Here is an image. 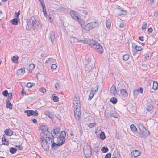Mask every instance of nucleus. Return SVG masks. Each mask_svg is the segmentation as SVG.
Listing matches in <instances>:
<instances>
[{"label":"nucleus","mask_w":158,"mask_h":158,"mask_svg":"<svg viewBox=\"0 0 158 158\" xmlns=\"http://www.w3.org/2000/svg\"><path fill=\"white\" fill-rule=\"evenodd\" d=\"M16 147H18V148L19 149V150H22L23 148V147L22 146H21V145H19V146L17 145H15Z\"/></svg>","instance_id":"62"},{"label":"nucleus","mask_w":158,"mask_h":158,"mask_svg":"<svg viewBox=\"0 0 158 158\" xmlns=\"http://www.w3.org/2000/svg\"><path fill=\"white\" fill-rule=\"evenodd\" d=\"M38 78H39L40 80L42 81H44L45 80V75L44 74H38L37 75Z\"/></svg>","instance_id":"22"},{"label":"nucleus","mask_w":158,"mask_h":158,"mask_svg":"<svg viewBox=\"0 0 158 158\" xmlns=\"http://www.w3.org/2000/svg\"><path fill=\"white\" fill-rule=\"evenodd\" d=\"M131 154L132 156H133L134 157H136L140 155V152L139 150H135L133 151Z\"/></svg>","instance_id":"18"},{"label":"nucleus","mask_w":158,"mask_h":158,"mask_svg":"<svg viewBox=\"0 0 158 158\" xmlns=\"http://www.w3.org/2000/svg\"><path fill=\"white\" fill-rule=\"evenodd\" d=\"M110 92L112 95L115 96L117 91L114 85H112L110 88Z\"/></svg>","instance_id":"15"},{"label":"nucleus","mask_w":158,"mask_h":158,"mask_svg":"<svg viewBox=\"0 0 158 158\" xmlns=\"http://www.w3.org/2000/svg\"><path fill=\"white\" fill-rule=\"evenodd\" d=\"M63 156L64 157V158H66L68 156V152H64L63 154Z\"/></svg>","instance_id":"60"},{"label":"nucleus","mask_w":158,"mask_h":158,"mask_svg":"<svg viewBox=\"0 0 158 158\" xmlns=\"http://www.w3.org/2000/svg\"><path fill=\"white\" fill-rule=\"evenodd\" d=\"M158 86V84L156 81H154L153 83L152 88L153 89L156 90L157 89Z\"/></svg>","instance_id":"37"},{"label":"nucleus","mask_w":158,"mask_h":158,"mask_svg":"<svg viewBox=\"0 0 158 158\" xmlns=\"http://www.w3.org/2000/svg\"><path fill=\"white\" fill-rule=\"evenodd\" d=\"M20 21L19 18H14L12 19L11 21L10 22L13 25H17L19 21Z\"/></svg>","instance_id":"20"},{"label":"nucleus","mask_w":158,"mask_h":158,"mask_svg":"<svg viewBox=\"0 0 158 158\" xmlns=\"http://www.w3.org/2000/svg\"><path fill=\"white\" fill-rule=\"evenodd\" d=\"M79 20L76 19V21L78 22V23L80 24L81 25L84 23V21L82 19H80L79 17Z\"/></svg>","instance_id":"52"},{"label":"nucleus","mask_w":158,"mask_h":158,"mask_svg":"<svg viewBox=\"0 0 158 158\" xmlns=\"http://www.w3.org/2000/svg\"><path fill=\"white\" fill-rule=\"evenodd\" d=\"M26 29L27 30H29V29H30L32 27L31 26H29L28 25V23H27L26 25Z\"/></svg>","instance_id":"56"},{"label":"nucleus","mask_w":158,"mask_h":158,"mask_svg":"<svg viewBox=\"0 0 158 158\" xmlns=\"http://www.w3.org/2000/svg\"><path fill=\"white\" fill-rule=\"evenodd\" d=\"M74 110L81 109L80 101L78 96H76L74 98Z\"/></svg>","instance_id":"3"},{"label":"nucleus","mask_w":158,"mask_h":158,"mask_svg":"<svg viewBox=\"0 0 158 158\" xmlns=\"http://www.w3.org/2000/svg\"><path fill=\"white\" fill-rule=\"evenodd\" d=\"M60 131V127H56L55 129H53V132L55 134H58Z\"/></svg>","instance_id":"26"},{"label":"nucleus","mask_w":158,"mask_h":158,"mask_svg":"<svg viewBox=\"0 0 158 158\" xmlns=\"http://www.w3.org/2000/svg\"><path fill=\"white\" fill-rule=\"evenodd\" d=\"M84 153L86 158H90L91 156V147L89 145H87L84 149Z\"/></svg>","instance_id":"5"},{"label":"nucleus","mask_w":158,"mask_h":158,"mask_svg":"<svg viewBox=\"0 0 158 158\" xmlns=\"http://www.w3.org/2000/svg\"><path fill=\"white\" fill-rule=\"evenodd\" d=\"M40 129L42 130L44 133H45V132L44 131H46V130L48 131L47 129L46 128V127L45 125H41L40 126Z\"/></svg>","instance_id":"40"},{"label":"nucleus","mask_w":158,"mask_h":158,"mask_svg":"<svg viewBox=\"0 0 158 158\" xmlns=\"http://www.w3.org/2000/svg\"><path fill=\"white\" fill-rule=\"evenodd\" d=\"M60 142L57 141L58 144L55 143L54 141L52 143V148L53 149H56L58 146L61 145H59V143Z\"/></svg>","instance_id":"27"},{"label":"nucleus","mask_w":158,"mask_h":158,"mask_svg":"<svg viewBox=\"0 0 158 158\" xmlns=\"http://www.w3.org/2000/svg\"><path fill=\"white\" fill-rule=\"evenodd\" d=\"M153 106L152 105H149L147 107V110L149 111H151L153 109Z\"/></svg>","instance_id":"43"},{"label":"nucleus","mask_w":158,"mask_h":158,"mask_svg":"<svg viewBox=\"0 0 158 158\" xmlns=\"http://www.w3.org/2000/svg\"><path fill=\"white\" fill-rule=\"evenodd\" d=\"M25 72V69L24 68H21L18 70L17 73L20 75L23 74Z\"/></svg>","instance_id":"29"},{"label":"nucleus","mask_w":158,"mask_h":158,"mask_svg":"<svg viewBox=\"0 0 158 158\" xmlns=\"http://www.w3.org/2000/svg\"><path fill=\"white\" fill-rule=\"evenodd\" d=\"M139 90H135L134 91L133 95L134 96V98H136L137 97V96L139 94Z\"/></svg>","instance_id":"39"},{"label":"nucleus","mask_w":158,"mask_h":158,"mask_svg":"<svg viewBox=\"0 0 158 158\" xmlns=\"http://www.w3.org/2000/svg\"><path fill=\"white\" fill-rule=\"evenodd\" d=\"M93 48L96 49L98 52L99 53H102L103 52L102 47L100 45V44L98 43L97 42H96Z\"/></svg>","instance_id":"9"},{"label":"nucleus","mask_w":158,"mask_h":158,"mask_svg":"<svg viewBox=\"0 0 158 158\" xmlns=\"http://www.w3.org/2000/svg\"><path fill=\"white\" fill-rule=\"evenodd\" d=\"M100 138L102 140H104L106 138V136L104 133L102 131L100 133Z\"/></svg>","instance_id":"33"},{"label":"nucleus","mask_w":158,"mask_h":158,"mask_svg":"<svg viewBox=\"0 0 158 158\" xmlns=\"http://www.w3.org/2000/svg\"><path fill=\"white\" fill-rule=\"evenodd\" d=\"M134 48H135L136 51H140L142 49L141 46H138L137 45H135Z\"/></svg>","instance_id":"46"},{"label":"nucleus","mask_w":158,"mask_h":158,"mask_svg":"<svg viewBox=\"0 0 158 158\" xmlns=\"http://www.w3.org/2000/svg\"><path fill=\"white\" fill-rule=\"evenodd\" d=\"M35 65L34 64H31L29 65L28 68V70L29 72H31L32 70L34 69Z\"/></svg>","instance_id":"32"},{"label":"nucleus","mask_w":158,"mask_h":158,"mask_svg":"<svg viewBox=\"0 0 158 158\" xmlns=\"http://www.w3.org/2000/svg\"><path fill=\"white\" fill-rule=\"evenodd\" d=\"M52 99L55 102H57L59 101V98L56 96H52Z\"/></svg>","instance_id":"44"},{"label":"nucleus","mask_w":158,"mask_h":158,"mask_svg":"<svg viewBox=\"0 0 158 158\" xmlns=\"http://www.w3.org/2000/svg\"><path fill=\"white\" fill-rule=\"evenodd\" d=\"M94 91L93 90H91L90 91V93L89 95V97L88 98L89 100H90L93 97L94 94H95Z\"/></svg>","instance_id":"34"},{"label":"nucleus","mask_w":158,"mask_h":158,"mask_svg":"<svg viewBox=\"0 0 158 158\" xmlns=\"http://www.w3.org/2000/svg\"><path fill=\"white\" fill-rule=\"evenodd\" d=\"M13 132L12 131L10 130V144H13L15 143L17 140V139L16 138L12 137Z\"/></svg>","instance_id":"17"},{"label":"nucleus","mask_w":158,"mask_h":158,"mask_svg":"<svg viewBox=\"0 0 158 158\" xmlns=\"http://www.w3.org/2000/svg\"><path fill=\"white\" fill-rule=\"evenodd\" d=\"M32 21V25L34 28H36L39 26V21L37 19L35 18L34 16H32L31 18Z\"/></svg>","instance_id":"11"},{"label":"nucleus","mask_w":158,"mask_h":158,"mask_svg":"<svg viewBox=\"0 0 158 158\" xmlns=\"http://www.w3.org/2000/svg\"><path fill=\"white\" fill-rule=\"evenodd\" d=\"M70 40L71 42H80L83 41V40H79L77 39H76L74 37H71L70 39Z\"/></svg>","instance_id":"28"},{"label":"nucleus","mask_w":158,"mask_h":158,"mask_svg":"<svg viewBox=\"0 0 158 158\" xmlns=\"http://www.w3.org/2000/svg\"><path fill=\"white\" fill-rule=\"evenodd\" d=\"M90 23L92 29L98 27L99 25L98 23L97 22H91Z\"/></svg>","instance_id":"25"},{"label":"nucleus","mask_w":158,"mask_h":158,"mask_svg":"<svg viewBox=\"0 0 158 158\" xmlns=\"http://www.w3.org/2000/svg\"><path fill=\"white\" fill-rule=\"evenodd\" d=\"M70 14L72 17L75 20L76 19L79 20V17L77 15V13L74 11H71L70 12Z\"/></svg>","instance_id":"14"},{"label":"nucleus","mask_w":158,"mask_h":158,"mask_svg":"<svg viewBox=\"0 0 158 158\" xmlns=\"http://www.w3.org/2000/svg\"><path fill=\"white\" fill-rule=\"evenodd\" d=\"M55 88L57 90L60 89V86L59 83H57L55 84Z\"/></svg>","instance_id":"53"},{"label":"nucleus","mask_w":158,"mask_h":158,"mask_svg":"<svg viewBox=\"0 0 158 158\" xmlns=\"http://www.w3.org/2000/svg\"><path fill=\"white\" fill-rule=\"evenodd\" d=\"M56 65L55 64H52L51 66V69H55L56 68Z\"/></svg>","instance_id":"61"},{"label":"nucleus","mask_w":158,"mask_h":158,"mask_svg":"<svg viewBox=\"0 0 158 158\" xmlns=\"http://www.w3.org/2000/svg\"><path fill=\"white\" fill-rule=\"evenodd\" d=\"M84 28L86 31H89L92 29V28L91 27L90 23H88L85 25L84 27Z\"/></svg>","instance_id":"24"},{"label":"nucleus","mask_w":158,"mask_h":158,"mask_svg":"<svg viewBox=\"0 0 158 158\" xmlns=\"http://www.w3.org/2000/svg\"><path fill=\"white\" fill-rule=\"evenodd\" d=\"M123 59L124 60L127 61L128 60L129 58V55L126 54L124 55L123 56Z\"/></svg>","instance_id":"42"},{"label":"nucleus","mask_w":158,"mask_h":158,"mask_svg":"<svg viewBox=\"0 0 158 158\" xmlns=\"http://www.w3.org/2000/svg\"><path fill=\"white\" fill-rule=\"evenodd\" d=\"M130 129L131 131L134 133L137 131V129L134 124H132L130 126Z\"/></svg>","instance_id":"30"},{"label":"nucleus","mask_w":158,"mask_h":158,"mask_svg":"<svg viewBox=\"0 0 158 158\" xmlns=\"http://www.w3.org/2000/svg\"><path fill=\"white\" fill-rule=\"evenodd\" d=\"M43 11L44 13V15L45 16L47 17V14L46 11L45 6H42Z\"/></svg>","instance_id":"45"},{"label":"nucleus","mask_w":158,"mask_h":158,"mask_svg":"<svg viewBox=\"0 0 158 158\" xmlns=\"http://www.w3.org/2000/svg\"><path fill=\"white\" fill-rule=\"evenodd\" d=\"M87 14V13L86 11H83L81 13V15L85 17Z\"/></svg>","instance_id":"59"},{"label":"nucleus","mask_w":158,"mask_h":158,"mask_svg":"<svg viewBox=\"0 0 158 158\" xmlns=\"http://www.w3.org/2000/svg\"><path fill=\"white\" fill-rule=\"evenodd\" d=\"M138 127L139 131L140 136L141 137L145 138L147 136L150 135L149 132L145 128L143 124L139 123L138 125Z\"/></svg>","instance_id":"1"},{"label":"nucleus","mask_w":158,"mask_h":158,"mask_svg":"<svg viewBox=\"0 0 158 158\" xmlns=\"http://www.w3.org/2000/svg\"><path fill=\"white\" fill-rule=\"evenodd\" d=\"M17 150V149L15 148L11 147L10 148V153L13 154L15 153Z\"/></svg>","instance_id":"41"},{"label":"nucleus","mask_w":158,"mask_h":158,"mask_svg":"<svg viewBox=\"0 0 158 158\" xmlns=\"http://www.w3.org/2000/svg\"><path fill=\"white\" fill-rule=\"evenodd\" d=\"M121 94L124 97H127L128 96V93L126 89L120 91Z\"/></svg>","instance_id":"23"},{"label":"nucleus","mask_w":158,"mask_h":158,"mask_svg":"<svg viewBox=\"0 0 158 158\" xmlns=\"http://www.w3.org/2000/svg\"><path fill=\"white\" fill-rule=\"evenodd\" d=\"M8 94L7 90H5L2 92V94L4 96H7Z\"/></svg>","instance_id":"54"},{"label":"nucleus","mask_w":158,"mask_h":158,"mask_svg":"<svg viewBox=\"0 0 158 158\" xmlns=\"http://www.w3.org/2000/svg\"><path fill=\"white\" fill-rule=\"evenodd\" d=\"M41 145L45 151H47L49 149V144L47 143L46 140L44 139V137L41 136Z\"/></svg>","instance_id":"8"},{"label":"nucleus","mask_w":158,"mask_h":158,"mask_svg":"<svg viewBox=\"0 0 158 158\" xmlns=\"http://www.w3.org/2000/svg\"><path fill=\"white\" fill-rule=\"evenodd\" d=\"M66 133L64 131H62L58 137L57 138V141L60 142L59 145H62L65 141V137H66Z\"/></svg>","instance_id":"4"},{"label":"nucleus","mask_w":158,"mask_h":158,"mask_svg":"<svg viewBox=\"0 0 158 158\" xmlns=\"http://www.w3.org/2000/svg\"><path fill=\"white\" fill-rule=\"evenodd\" d=\"M49 38L52 42L53 43L54 42L55 39V33L54 32L52 31L49 34Z\"/></svg>","instance_id":"19"},{"label":"nucleus","mask_w":158,"mask_h":158,"mask_svg":"<svg viewBox=\"0 0 158 158\" xmlns=\"http://www.w3.org/2000/svg\"><path fill=\"white\" fill-rule=\"evenodd\" d=\"M98 87L97 86H96L94 89V88H92V90H93L94 91V93L95 92H96L98 90Z\"/></svg>","instance_id":"64"},{"label":"nucleus","mask_w":158,"mask_h":158,"mask_svg":"<svg viewBox=\"0 0 158 158\" xmlns=\"http://www.w3.org/2000/svg\"><path fill=\"white\" fill-rule=\"evenodd\" d=\"M147 26V23L146 22H143V25L142 26V29L143 30H145L146 29Z\"/></svg>","instance_id":"50"},{"label":"nucleus","mask_w":158,"mask_h":158,"mask_svg":"<svg viewBox=\"0 0 158 158\" xmlns=\"http://www.w3.org/2000/svg\"><path fill=\"white\" fill-rule=\"evenodd\" d=\"M39 90L40 91L42 92V93H44L46 92V89L44 88H41L39 89Z\"/></svg>","instance_id":"58"},{"label":"nucleus","mask_w":158,"mask_h":158,"mask_svg":"<svg viewBox=\"0 0 158 158\" xmlns=\"http://www.w3.org/2000/svg\"><path fill=\"white\" fill-rule=\"evenodd\" d=\"M74 115L76 119L77 120H79L81 114V109L74 110Z\"/></svg>","instance_id":"13"},{"label":"nucleus","mask_w":158,"mask_h":158,"mask_svg":"<svg viewBox=\"0 0 158 158\" xmlns=\"http://www.w3.org/2000/svg\"><path fill=\"white\" fill-rule=\"evenodd\" d=\"M111 154L110 153H109L106 154L105 157V158H111Z\"/></svg>","instance_id":"57"},{"label":"nucleus","mask_w":158,"mask_h":158,"mask_svg":"<svg viewBox=\"0 0 158 158\" xmlns=\"http://www.w3.org/2000/svg\"><path fill=\"white\" fill-rule=\"evenodd\" d=\"M44 139L46 140L48 144H52V143L54 141V137L52 133L50 132L49 131H47L46 133V138Z\"/></svg>","instance_id":"2"},{"label":"nucleus","mask_w":158,"mask_h":158,"mask_svg":"<svg viewBox=\"0 0 158 158\" xmlns=\"http://www.w3.org/2000/svg\"><path fill=\"white\" fill-rule=\"evenodd\" d=\"M94 125L95 124L94 123H92L89 124V125L88 126L90 128H92L94 127Z\"/></svg>","instance_id":"63"},{"label":"nucleus","mask_w":158,"mask_h":158,"mask_svg":"<svg viewBox=\"0 0 158 158\" xmlns=\"http://www.w3.org/2000/svg\"><path fill=\"white\" fill-rule=\"evenodd\" d=\"M18 59L19 57L17 55H15L11 58L12 61L14 63L16 64H18Z\"/></svg>","instance_id":"21"},{"label":"nucleus","mask_w":158,"mask_h":158,"mask_svg":"<svg viewBox=\"0 0 158 158\" xmlns=\"http://www.w3.org/2000/svg\"><path fill=\"white\" fill-rule=\"evenodd\" d=\"M48 61H50V62H52L54 63L56 62V60L52 58H49L47 60H46V63L48 62Z\"/></svg>","instance_id":"47"},{"label":"nucleus","mask_w":158,"mask_h":158,"mask_svg":"<svg viewBox=\"0 0 158 158\" xmlns=\"http://www.w3.org/2000/svg\"><path fill=\"white\" fill-rule=\"evenodd\" d=\"M101 150L103 153H106L107 152L108 149L107 147H103L102 148Z\"/></svg>","instance_id":"38"},{"label":"nucleus","mask_w":158,"mask_h":158,"mask_svg":"<svg viewBox=\"0 0 158 158\" xmlns=\"http://www.w3.org/2000/svg\"><path fill=\"white\" fill-rule=\"evenodd\" d=\"M126 86L123 83H120L118 84V86L117 87V89H118V91H121L126 89Z\"/></svg>","instance_id":"16"},{"label":"nucleus","mask_w":158,"mask_h":158,"mask_svg":"<svg viewBox=\"0 0 158 158\" xmlns=\"http://www.w3.org/2000/svg\"><path fill=\"white\" fill-rule=\"evenodd\" d=\"M119 15H125L127 14V12L126 11L123 10H120L119 11Z\"/></svg>","instance_id":"36"},{"label":"nucleus","mask_w":158,"mask_h":158,"mask_svg":"<svg viewBox=\"0 0 158 158\" xmlns=\"http://www.w3.org/2000/svg\"><path fill=\"white\" fill-rule=\"evenodd\" d=\"M6 107L7 108H10V102L9 100V98H8L7 100H6Z\"/></svg>","instance_id":"48"},{"label":"nucleus","mask_w":158,"mask_h":158,"mask_svg":"<svg viewBox=\"0 0 158 158\" xmlns=\"http://www.w3.org/2000/svg\"><path fill=\"white\" fill-rule=\"evenodd\" d=\"M110 101L113 104H115L117 102V100L115 98L112 97L110 98Z\"/></svg>","instance_id":"35"},{"label":"nucleus","mask_w":158,"mask_h":158,"mask_svg":"<svg viewBox=\"0 0 158 158\" xmlns=\"http://www.w3.org/2000/svg\"><path fill=\"white\" fill-rule=\"evenodd\" d=\"M38 1L40 2L41 5L42 7L45 6L43 0H38Z\"/></svg>","instance_id":"55"},{"label":"nucleus","mask_w":158,"mask_h":158,"mask_svg":"<svg viewBox=\"0 0 158 158\" xmlns=\"http://www.w3.org/2000/svg\"><path fill=\"white\" fill-rule=\"evenodd\" d=\"M20 14V11H19L17 13L15 12L14 14V16L15 18H19V16Z\"/></svg>","instance_id":"49"},{"label":"nucleus","mask_w":158,"mask_h":158,"mask_svg":"<svg viewBox=\"0 0 158 158\" xmlns=\"http://www.w3.org/2000/svg\"><path fill=\"white\" fill-rule=\"evenodd\" d=\"M9 129H6L4 131L5 134L3 135L2 139V144L4 145H7L8 144L9 142L6 139V136H9L10 135L9 134Z\"/></svg>","instance_id":"6"},{"label":"nucleus","mask_w":158,"mask_h":158,"mask_svg":"<svg viewBox=\"0 0 158 158\" xmlns=\"http://www.w3.org/2000/svg\"><path fill=\"white\" fill-rule=\"evenodd\" d=\"M82 42H83V43L88 44L90 45L91 47H93L96 41L93 40H91L87 39L85 40H83V41Z\"/></svg>","instance_id":"12"},{"label":"nucleus","mask_w":158,"mask_h":158,"mask_svg":"<svg viewBox=\"0 0 158 158\" xmlns=\"http://www.w3.org/2000/svg\"><path fill=\"white\" fill-rule=\"evenodd\" d=\"M33 85V83L31 82H28L26 84V86L28 88H31L32 86Z\"/></svg>","instance_id":"51"},{"label":"nucleus","mask_w":158,"mask_h":158,"mask_svg":"<svg viewBox=\"0 0 158 158\" xmlns=\"http://www.w3.org/2000/svg\"><path fill=\"white\" fill-rule=\"evenodd\" d=\"M91 60L90 58H88L87 60H85L84 63L85 65L86 66V67L85 69H86V67H88L89 69H91L93 67V65L91 64Z\"/></svg>","instance_id":"10"},{"label":"nucleus","mask_w":158,"mask_h":158,"mask_svg":"<svg viewBox=\"0 0 158 158\" xmlns=\"http://www.w3.org/2000/svg\"><path fill=\"white\" fill-rule=\"evenodd\" d=\"M106 27L108 29H110V22L109 19H106Z\"/></svg>","instance_id":"31"},{"label":"nucleus","mask_w":158,"mask_h":158,"mask_svg":"<svg viewBox=\"0 0 158 158\" xmlns=\"http://www.w3.org/2000/svg\"><path fill=\"white\" fill-rule=\"evenodd\" d=\"M24 113H27V115L28 117L31 116H36L39 114L38 111L37 110L33 111L32 110H26L24 111Z\"/></svg>","instance_id":"7"}]
</instances>
